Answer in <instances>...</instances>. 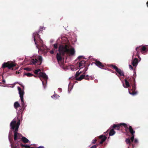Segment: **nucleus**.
<instances>
[{
    "label": "nucleus",
    "instance_id": "nucleus-1",
    "mask_svg": "<svg viewBox=\"0 0 148 148\" xmlns=\"http://www.w3.org/2000/svg\"><path fill=\"white\" fill-rule=\"evenodd\" d=\"M18 121L16 123V121L15 119H14L11 122L10 126L11 128L14 130V139L15 141H16L18 139H20L21 137L22 136L21 134L17 132L18 128L20 124V121L19 119H18Z\"/></svg>",
    "mask_w": 148,
    "mask_h": 148
},
{
    "label": "nucleus",
    "instance_id": "nucleus-2",
    "mask_svg": "<svg viewBox=\"0 0 148 148\" xmlns=\"http://www.w3.org/2000/svg\"><path fill=\"white\" fill-rule=\"evenodd\" d=\"M69 48L67 45H65L64 46L62 45H60L59 48V52L63 55H64L65 54H70L71 55H74L75 53L74 48H72L70 49Z\"/></svg>",
    "mask_w": 148,
    "mask_h": 148
},
{
    "label": "nucleus",
    "instance_id": "nucleus-3",
    "mask_svg": "<svg viewBox=\"0 0 148 148\" xmlns=\"http://www.w3.org/2000/svg\"><path fill=\"white\" fill-rule=\"evenodd\" d=\"M45 28L43 27L40 26V29L38 32H36L33 34V38H34V40L35 42L36 45L37 46L38 45L39 42L38 41H39L40 40V35L38 34V33L40 34V32L43 30H45Z\"/></svg>",
    "mask_w": 148,
    "mask_h": 148
},
{
    "label": "nucleus",
    "instance_id": "nucleus-4",
    "mask_svg": "<svg viewBox=\"0 0 148 148\" xmlns=\"http://www.w3.org/2000/svg\"><path fill=\"white\" fill-rule=\"evenodd\" d=\"M17 88L19 91V94L20 95V97L21 101V108L20 110L21 111H23L24 109L26 106L23 100V95L24 94V92L19 87H18Z\"/></svg>",
    "mask_w": 148,
    "mask_h": 148
},
{
    "label": "nucleus",
    "instance_id": "nucleus-5",
    "mask_svg": "<svg viewBox=\"0 0 148 148\" xmlns=\"http://www.w3.org/2000/svg\"><path fill=\"white\" fill-rule=\"evenodd\" d=\"M16 64L12 62H4L2 65V67L4 69L7 67L8 69H11L16 66Z\"/></svg>",
    "mask_w": 148,
    "mask_h": 148
},
{
    "label": "nucleus",
    "instance_id": "nucleus-6",
    "mask_svg": "<svg viewBox=\"0 0 148 148\" xmlns=\"http://www.w3.org/2000/svg\"><path fill=\"white\" fill-rule=\"evenodd\" d=\"M39 76L42 82L44 88H45V84H46V75L45 73L40 72L39 73Z\"/></svg>",
    "mask_w": 148,
    "mask_h": 148
},
{
    "label": "nucleus",
    "instance_id": "nucleus-7",
    "mask_svg": "<svg viewBox=\"0 0 148 148\" xmlns=\"http://www.w3.org/2000/svg\"><path fill=\"white\" fill-rule=\"evenodd\" d=\"M136 50L137 51L136 55L139 57L140 52H141L142 54H145V53L146 52V48L145 46H143L142 47H136Z\"/></svg>",
    "mask_w": 148,
    "mask_h": 148
},
{
    "label": "nucleus",
    "instance_id": "nucleus-8",
    "mask_svg": "<svg viewBox=\"0 0 148 148\" xmlns=\"http://www.w3.org/2000/svg\"><path fill=\"white\" fill-rule=\"evenodd\" d=\"M123 126L125 128H127V125L124 123H120V124H114L113 125L111 126L112 128L114 130H119L120 129V127L121 126Z\"/></svg>",
    "mask_w": 148,
    "mask_h": 148
},
{
    "label": "nucleus",
    "instance_id": "nucleus-9",
    "mask_svg": "<svg viewBox=\"0 0 148 148\" xmlns=\"http://www.w3.org/2000/svg\"><path fill=\"white\" fill-rule=\"evenodd\" d=\"M110 67H112V68L115 69L116 71L119 73L120 76H124V72L123 71H121V69H119L118 67L115 65L113 64H110Z\"/></svg>",
    "mask_w": 148,
    "mask_h": 148
},
{
    "label": "nucleus",
    "instance_id": "nucleus-10",
    "mask_svg": "<svg viewBox=\"0 0 148 148\" xmlns=\"http://www.w3.org/2000/svg\"><path fill=\"white\" fill-rule=\"evenodd\" d=\"M127 128H125L126 129V130L128 129L129 130V132L132 135V136L131 137V140L133 142L134 141V134L135 133V131L134 130L132 127L131 126H129V127H128V125H127Z\"/></svg>",
    "mask_w": 148,
    "mask_h": 148
},
{
    "label": "nucleus",
    "instance_id": "nucleus-11",
    "mask_svg": "<svg viewBox=\"0 0 148 148\" xmlns=\"http://www.w3.org/2000/svg\"><path fill=\"white\" fill-rule=\"evenodd\" d=\"M42 60V58L41 56H39L37 58L33 59L32 60V62L33 64H35L37 63V64L40 65Z\"/></svg>",
    "mask_w": 148,
    "mask_h": 148
},
{
    "label": "nucleus",
    "instance_id": "nucleus-12",
    "mask_svg": "<svg viewBox=\"0 0 148 148\" xmlns=\"http://www.w3.org/2000/svg\"><path fill=\"white\" fill-rule=\"evenodd\" d=\"M131 84L132 86V89L131 90H129V92L130 94L134 95L137 94V92L135 91L136 89L135 83Z\"/></svg>",
    "mask_w": 148,
    "mask_h": 148
},
{
    "label": "nucleus",
    "instance_id": "nucleus-13",
    "mask_svg": "<svg viewBox=\"0 0 148 148\" xmlns=\"http://www.w3.org/2000/svg\"><path fill=\"white\" fill-rule=\"evenodd\" d=\"M83 79H84L86 80H89V77L88 75L85 76V73H84L82 75H81L79 77L76 78V79L78 81H81Z\"/></svg>",
    "mask_w": 148,
    "mask_h": 148
},
{
    "label": "nucleus",
    "instance_id": "nucleus-14",
    "mask_svg": "<svg viewBox=\"0 0 148 148\" xmlns=\"http://www.w3.org/2000/svg\"><path fill=\"white\" fill-rule=\"evenodd\" d=\"M95 64L97 66L101 69H102L105 67L104 64H103L100 61L97 60H95Z\"/></svg>",
    "mask_w": 148,
    "mask_h": 148
},
{
    "label": "nucleus",
    "instance_id": "nucleus-15",
    "mask_svg": "<svg viewBox=\"0 0 148 148\" xmlns=\"http://www.w3.org/2000/svg\"><path fill=\"white\" fill-rule=\"evenodd\" d=\"M100 139H101V140L99 143L100 144H102L106 140L107 137L103 135H101L99 136Z\"/></svg>",
    "mask_w": 148,
    "mask_h": 148
},
{
    "label": "nucleus",
    "instance_id": "nucleus-16",
    "mask_svg": "<svg viewBox=\"0 0 148 148\" xmlns=\"http://www.w3.org/2000/svg\"><path fill=\"white\" fill-rule=\"evenodd\" d=\"M59 53H57L56 55V58L58 62L61 61L62 60V57L61 55L62 56L64 55H63L62 54L60 53L59 52Z\"/></svg>",
    "mask_w": 148,
    "mask_h": 148
},
{
    "label": "nucleus",
    "instance_id": "nucleus-17",
    "mask_svg": "<svg viewBox=\"0 0 148 148\" xmlns=\"http://www.w3.org/2000/svg\"><path fill=\"white\" fill-rule=\"evenodd\" d=\"M127 79L130 82L131 84L135 83V78L134 76H132V77H130V78H129V77L127 78Z\"/></svg>",
    "mask_w": 148,
    "mask_h": 148
},
{
    "label": "nucleus",
    "instance_id": "nucleus-18",
    "mask_svg": "<svg viewBox=\"0 0 148 148\" xmlns=\"http://www.w3.org/2000/svg\"><path fill=\"white\" fill-rule=\"evenodd\" d=\"M138 63V59L137 58H135L132 61V64L134 66H136Z\"/></svg>",
    "mask_w": 148,
    "mask_h": 148
},
{
    "label": "nucleus",
    "instance_id": "nucleus-19",
    "mask_svg": "<svg viewBox=\"0 0 148 148\" xmlns=\"http://www.w3.org/2000/svg\"><path fill=\"white\" fill-rule=\"evenodd\" d=\"M86 61L84 60H82L80 61L79 64V68H83V66H84V64H85Z\"/></svg>",
    "mask_w": 148,
    "mask_h": 148
},
{
    "label": "nucleus",
    "instance_id": "nucleus-20",
    "mask_svg": "<svg viewBox=\"0 0 148 148\" xmlns=\"http://www.w3.org/2000/svg\"><path fill=\"white\" fill-rule=\"evenodd\" d=\"M125 81L126 86H125L124 85V84H123V87L125 88H128L130 86V84L129 82L127 81V79H125Z\"/></svg>",
    "mask_w": 148,
    "mask_h": 148
},
{
    "label": "nucleus",
    "instance_id": "nucleus-21",
    "mask_svg": "<svg viewBox=\"0 0 148 148\" xmlns=\"http://www.w3.org/2000/svg\"><path fill=\"white\" fill-rule=\"evenodd\" d=\"M21 140L25 143H27L29 142V140L24 136H22Z\"/></svg>",
    "mask_w": 148,
    "mask_h": 148
},
{
    "label": "nucleus",
    "instance_id": "nucleus-22",
    "mask_svg": "<svg viewBox=\"0 0 148 148\" xmlns=\"http://www.w3.org/2000/svg\"><path fill=\"white\" fill-rule=\"evenodd\" d=\"M115 133V132L114 131V129L112 128V129H111L109 132V136H112L114 135Z\"/></svg>",
    "mask_w": 148,
    "mask_h": 148
},
{
    "label": "nucleus",
    "instance_id": "nucleus-23",
    "mask_svg": "<svg viewBox=\"0 0 148 148\" xmlns=\"http://www.w3.org/2000/svg\"><path fill=\"white\" fill-rule=\"evenodd\" d=\"M125 142L127 144H129V145H130L131 144V142H132L131 140V139H130L129 138H126L125 140ZM133 142V141L132 143Z\"/></svg>",
    "mask_w": 148,
    "mask_h": 148
},
{
    "label": "nucleus",
    "instance_id": "nucleus-24",
    "mask_svg": "<svg viewBox=\"0 0 148 148\" xmlns=\"http://www.w3.org/2000/svg\"><path fill=\"white\" fill-rule=\"evenodd\" d=\"M14 108L16 109L19 107L20 106V104L17 101L14 103Z\"/></svg>",
    "mask_w": 148,
    "mask_h": 148
},
{
    "label": "nucleus",
    "instance_id": "nucleus-25",
    "mask_svg": "<svg viewBox=\"0 0 148 148\" xmlns=\"http://www.w3.org/2000/svg\"><path fill=\"white\" fill-rule=\"evenodd\" d=\"M21 147L23 148V147H25V148H31V147H30L29 146L27 145H23L22 144H21Z\"/></svg>",
    "mask_w": 148,
    "mask_h": 148
},
{
    "label": "nucleus",
    "instance_id": "nucleus-26",
    "mask_svg": "<svg viewBox=\"0 0 148 148\" xmlns=\"http://www.w3.org/2000/svg\"><path fill=\"white\" fill-rule=\"evenodd\" d=\"M24 75H27V76L29 77H32L34 75L33 74L29 73H24Z\"/></svg>",
    "mask_w": 148,
    "mask_h": 148
},
{
    "label": "nucleus",
    "instance_id": "nucleus-27",
    "mask_svg": "<svg viewBox=\"0 0 148 148\" xmlns=\"http://www.w3.org/2000/svg\"><path fill=\"white\" fill-rule=\"evenodd\" d=\"M17 144H18L17 143ZM11 146L12 148H19L18 144H17V145L16 146V145H14V144H11Z\"/></svg>",
    "mask_w": 148,
    "mask_h": 148
},
{
    "label": "nucleus",
    "instance_id": "nucleus-28",
    "mask_svg": "<svg viewBox=\"0 0 148 148\" xmlns=\"http://www.w3.org/2000/svg\"><path fill=\"white\" fill-rule=\"evenodd\" d=\"M51 97L53 98L57 99L59 97V96L57 94H54Z\"/></svg>",
    "mask_w": 148,
    "mask_h": 148
},
{
    "label": "nucleus",
    "instance_id": "nucleus-29",
    "mask_svg": "<svg viewBox=\"0 0 148 148\" xmlns=\"http://www.w3.org/2000/svg\"><path fill=\"white\" fill-rule=\"evenodd\" d=\"M138 143V141L137 139H135L134 141V142L132 144V145L133 144L134 145V146H135V144H137Z\"/></svg>",
    "mask_w": 148,
    "mask_h": 148
},
{
    "label": "nucleus",
    "instance_id": "nucleus-30",
    "mask_svg": "<svg viewBox=\"0 0 148 148\" xmlns=\"http://www.w3.org/2000/svg\"><path fill=\"white\" fill-rule=\"evenodd\" d=\"M40 71V69H38L37 70H36L34 72V73L36 74H38V73Z\"/></svg>",
    "mask_w": 148,
    "mask_h": 148
},
{
    "label": "nucleus",
    "instance_id": "nucleus-31",
    "mask_svg": "<svg viewBox=\"0 0 148 148\" xmlns=\"http://www.w3.org/2000/svg\"><path fill=\"white\" fill-rule=\"evenodd\" d=\"M81 73V72H79V71H77L76 73V74L75 75V77H76V78H77V77L79 76Z\"/></svg>",
    "mask_w": 148,
    "mask_h": 148
},
{
    "label": "nucleus",
    "instance_id": "nucleus-32",
    "mask_svg": "<svg viewBox=\"0 0 148 148\" xmlns=\"http://www.w3.org/2000/svg\"><path fill=\"white\" fill-rule=\"evenodd\" d=\"M55 49H56L57 50L58 48V44H56L53 45Z\"/></svg>",
    "mask_w": 148,
    "mask_h": 148
},
{
    "label": "nucleus",
    "instance_id": "nucleus-33",
    "mask_svg": "<svg viewBox=\"0 0 148 148\" xmlns=\"http://www.w3.org/2000/svg\"><path fill=\"white\" fill-rule=\"evenodd\" d=\"M97 141V140L96 139H95L94 140H93L92 142V144H95V143H96Z\"/></svg>",
    "mask_w": 148,
    "mask_h": 148
},
{
    "label": "nucleus",
    "instance_id": "nucleus-34",
    "mask_svg": "<svg viewBox=\"0 0 148 148\" xmlns=\"http://www.w3.org/2000/svg\"><path fill=\"white\" fill-rule=\"evenodd\" d=\"M24 70L27 71H29L30 69L28 68H24Z\"/></svg>",
    "mask_w": 148,
    "mask_h": 148
},
{
    "label": "nucleus",
    "instance_id": "nucleus-35",
    "mask_svg": "<svg viewBox=\"0 0 148 148\" xmlns=\"http://www.w3.org/2000/svg\"><path fill=\"white\" fill-rule=\"evenodd\" d=\"M129 68L131 69H133V68L132 65H129Z\"/></svg>",
    "mask_w": 148,
    "mask_h": 148
},
{
    "label": "nucleus",
    "instance_id": "nucleus-36",
    "mask_svg": "<svg viewBox=\"0 0 148 148\" xmlns=\"http://www.w3.org/2000/svg\"><path fill=\"white\" fill-rule=\"evenodd\" d=\"M97 146L96 145H94L91 147L90 148H96Z\"/></svg>",
    "mask_w": 148,
    "mask_h": 148
},
{
    "label": "nucleus",
    "instance_id": "nucleus-37",
    "mask_svg": "<svg viewBox=\"0 0 148 148\" xmlns=\"http://www.w3.org/2000/svg\"><path fill=\"white\" fill-rule=\"evenodd\" d=\"M50 53L51 54H53L54 53V51L53 50H51L50 51Z\"/></svg>",
    "mask_w": 148,
    "mask_h": 148
},
{
    "label": "nucleus",
    "instance_id": "nucleus-38",
    "mask_svg": "<svg viewBox=\"0 0 148 148\" xmlns=\"http://www.w3.org/2000/svg\"><path fill=\"white\" fill-rule=\"evenodd\" d=\"M58 89L59 90L60 92H62V88H58Z\"/></svg>",
    "mask_w": 148,
    "mask_h": 148
},
{
    "label": "nucleus",
    "instance_id": "nucleus-39",
    "mask_svg": "<svg viewBox=\"0 0 148 148\" xmlns=\"http://www.w3.org/2000/svg\"><path fill=\"white\" fill-rule=\"evenodd\" d=\"M90 79L91 80H92V79H93L94 78L90 76V77H89V79Z\"/></svg>",
    "mask_w": 148,
    "mask_h": 148
},
{
    "label": "nucleus",
    "instance_id": "nucleus-40",
    "mask_svg": "<svg viewBox=\"0 0 148 148\" xmlns=\"http://www.w3.org/2000/svg\"><path fill=\"white\" fill-rule=\"evenodd\" d=\"M37 148H44L42 146H40L39 147H38Z\"/></svg>",
    "mask_w": 148,
    "mask_h": 148
},
{
    "label": "nucleus",
    "instance_id": "nucleus-41",
    "mask_svg": "<svg viewBox=\"0 0 148 148\" xmlns=\"http://www.w3.org/2000/svg\"><path fill=\"white\" fill-rule=\"evenodd\" d=\"M82 57H83L82 56H79V57H78V59H80L81 58H82Z\"/></svg>",
    "mask_w": 148,
    "mask_h": 148
},
{
    "label": "nucleus",
    "instance_id": "nucleus-42",
    "mask_svg": "<svg viewBox=\"0 0 148 148\" xmlns=\"http://www.w3.org/2000/svg\"><path fill=\"white\" fill-rule=\"evenodd\" d=\"M2 82L3 83H5V81L4 79H3Z\"/></svg>",
    "mask_w": 148,
    "mask_h": 148
},
{
    "label": "nucleus",
    "instance_id": "nucleus-43",
    "mask_svg": "<svg viewBox=\"0 0 148 148\" xmlns=\"http://www.w3.org/2000/svg\"><path fill=\"white\" fill-rule=\"evenodd\" d=\"M84 70H85V71H87V69H86V68H85Z\"/></svg>",
    "mask_w": 148,
    "mask_h": 148
},
{
    "label": "nucleus",
    "instance_id": "nucleus-44",
    "mask_svg": "<svg viewBox=\"0 0 148 148\" xmlns=\"http://www.w3.org/2000/svg\"><path fill=\"white\" fill-rule=\"evenodd\" d=\"M132 148H134V145L133 144H132Z\"/></svg>",
    "mask_w": 148,
    "mask_h": 148
},
{
    "label": "nucleus",
    "instance_id": "nucleus-45",
    "mask_svg": "<svg viewBox=\"0 0 148 148\" xmlns=\"http://www.w3.org/2000/svg\"><path fill=\"white\" fill-rule=\"evenodd\" d=\"M9 140H10V143H11V140H10V138H9Z\"/></svg>",
    "mask_w": 148,
    "mask_h": 148
},
{
    "label": "nucleus",
    "instance_id": "nucleus-46",
    "mask_svg": "<svg viewBox=\"0 0 148 148\" xmlns=\"http://www.w3.org/2000/svg\"><path fill=\"white\" fill-rule=\"evenodd\" d=\"M134 74H136V72H134Z\"/></svg>",
    "mask_w": 148,
    "mask_h": 148
},
{
    "label": "nucleus",
    "instance_id": "nucleus-47",
    "mask_svg": "<svg viewBox=\"0 0 148 148\" xmlns=\"http://www.w3.org/2000/svg\"><path fill=\"white\" fill-rule=\"evenodd\" d=\"M47 79H48V77H47Z\"/></svg>",
    "mask_w": 148,
    "mask_h": 148
}]
</instances>
